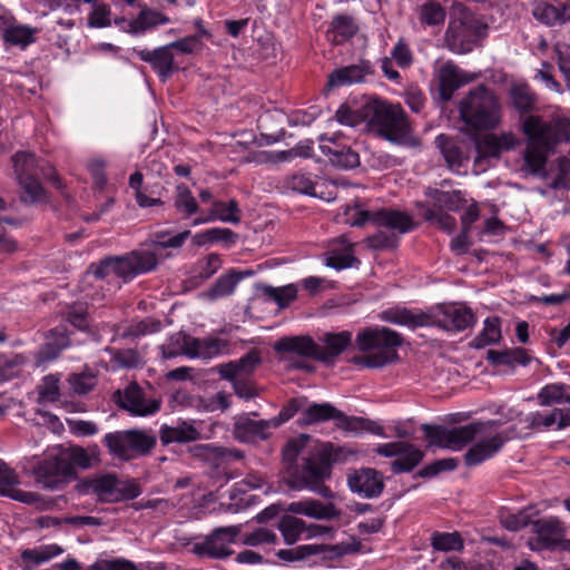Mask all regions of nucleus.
<instances>
[{"mask_svg": "<svg viewBox=\"0 0 570 570\" xmlns=\"http://www.w3.org/2000/svg\"><path fill=\"white\" fill-rule=\"evenodd\" d=\"M337 452L338 449L331 443L314 440L308 434L291 439L283 450V458L289 464L296 463L297 468L287 471L276 490L265 493L286 494L306 489L321 493L323 499H332L327 491L324 492L322 482L330 475L332 462L337 460Z\"/></svg>", "mask_w": 570, "mask_h": 570, "instance_id": "f257e3e1", "label": "nucleus"}, {"mask_svg": "<svg viewBox=\"0 0 570 570\" xmlns=\"http://www.w3.org/2000/svg\"><path fill=\"white\" fill-rule=\"evenodd\" d=\"M498 425V421L490 420L453 428L424 424L422 430L430 445L442 449L461 451L473 442L464 455L466 465L473 466L495 455L509 439Z\"/></svg>", "mask_w": 570, "mask_h": 570, "instance_id": "f03ea898", "label": "nucleus"}, {"mask_svg": "<svg viewBox=\"0 0 570 570\" xmlns=\"http://www.w3.org/2000/svg\"><path fill=\"white\" fill-rule=\"evenodd\" d=\"M527 146L522 153L520 173L524 177L548 178L546 165L554 148L570 140V120L556 117L549 121L540 116H528L522 124Z\"/></svg>", "mask_w": 570, "mask_h": 570, "instance_id": "7ed1b4c3", "label": "nucleus"}, {"mask_svg": "<svg viewBox=\"0 0 570 570\" xmlns=\"http://www.w3.org/2000/svg\"><path fill=\"white\" fill-rule=\"evenodd\" d=\"M189 236L188 229L175 235H170L168 230L157 232L151 239L153 248L136 249L124 256L107 257L99 264L92 265L90 272L98 281L115 275L124 282H129L138 275L156 269L160 259L158 249H179Z\"/></svg>", "mask_w": 570, "mask_h": 570, "instance_id": "20e7f679", "label": "nucleus"}, {"mask_svg": "<svg viewBox=\"0 0 570 570\" xmlns=\"http://www.w3.org/2000/svg\"><path fill=\"white\" fill-rule=\"evenodd\" d=\"M345 223L352 227H362L372 223L380 229L367 237V244L374 249L394 248L399 244V235L409 233L413 228L410 215L397 209L367 210L361 204L346 206Z\"/></svg>", "mask_w": 570, "mask_h": 570, "instance_id": "39448f33", "label": "nucleus"}, {"mask_svg": "<svg viewBox=\"0 0 570 570\" xmlns=\"http://www.w3.org/2000/svg\"><path fill=\"white\" fill-rule=\"evenodd\" d=\"M335 119L338 124L351 128L358 126L362 121L371 122L379 126L391 141H401L410 134L409 121L401 106L381 100L367 104L362 114L348 106H341L335 114Z\"/></svg>", "mask_w": 570, "mask_h": 570, "instance_id": "423d86ee", "label": "nucleus"}, {"mask_svg": "<svg viewBox=\"0 0 570 570\" xmlns=\"http://www.w3.org/2000/svg\"><path fill=\"white\" fill-rule=\"evenodd\" d=\"M355 344L363 354L353 358L354 364L377 368L397 357L396 347L402 344V338L390 328L368 327L357 333Z\"/></svg>", "mask_w": 570, "mask_h": 570, "instance_id": "0eeeda50", "label": "nucleus"}, {"mask_svg": "<svg viewBox=\"0 0 570 570\" xmlns=\"http://www.w3.org/2000/svg\"><path fill=\"white\" fill-rule=\"evenodd\" d=\"M92 458L79 446L48 455L36 470V480L43 489H60L73 474V466L89 468Z\"/></svg>", "mask_w": 570, "mask_h": 570, "instance_id": "6e6552de", "label": "nucleus"}, {"mask_svg": "<svg viewBox=\"0 0 570 570\" xmlns=\"http://www.w3.org/2000/svg\"><path fill=\"white\" fill-rule=\"evenodd\" d=\"M12 163L17 179L23 190L21 198L24 203H37L43 199L45 191L38 180L40 177L52 181L57 188L62 187L55 168L48 163L38 161L31 153H17L12 157Z\"/></svg>", "mask_w": 570, "mask_h": 570, "instance_id": "1a4fd4ad", "label": "nucleus"}, {"mask_svg": "<svg viewBox=\"0 0 570 570\" xmlns=\"http://www.w3.org/2000/svg\"><path fill=\"white\" fill-rule=\"evenodd\" d=\"M462 120L474 129H492L500 122V105L495 95L485 86L469 91L460 101Z\"/></svg>", "mask_w": 570, "mask_h": 570, "instance_id": "9d476101", "label": "nucleus"}, {"mask_svg": "<svg viewBox=\"0 0 570 570\" xmlns=\"http://www.w3.org/2000/svg\"><path fill=\"white\" fill-rule=\"evenodd\" d=\"M79 495H110L114 499H137L141 494L139 483L126 476L111 473L96 474L80 479L76 483Z\"/></svg>", "mask_w": 570, "mask_h": 570, "instance_id": "9b49d317", "label": "nucleus"}, {"mask_svg": "<svg viewBox=\"0 0 570 570\" xmlns=\"http://www.w3.org/2000/svg\"><path fill=\"white\" fill-rule=\"evenodd\" d=\"M104 443L111 455L129 461L147 454L156 445V436L147 431L132 429L107 433Z\"/></svg>", "mask_w": 570, "mask_h": 570, "instance_id": "f8f14e48", "label": "nucleus"}, {"mask_svg": "<svg viewBox=\"0 0 570 570\" xmlns=\"http://www.w3.org/2000/svg\"><path fill=\"white\" fill-rule=\"evenodd\" d=\"M505 415L508 421L518 420V425L528 431L563 430L570 426V409L534 411L524 415H520L515 410L509 409Z\"/></svg>", "mask_w": 570, "mask_h": 570, "instance_id": "ddd939ff", "label": "nucleus"}, {"mask_svg": "<svg viewBox=\"0 0 570 570\" xmlns=\"http://www.w3.org/2000/svg\"><path fill=\"white\" fill-rule=\"evenodd\" d=\"M115 402L134 416L154 415L160 410V400L148 396L136 383L130 382L122 391L114 394Z\"/></svg>", "mask_w": 570, "mask_h": 570, "instance_id": "4468645a", "label": "nucleus"}, {"mask_svg": "<svg viewBox=\"0 0 570 570\" xmlns=\"http://www.w3.org/2000/svg\"><path fill=\"white\" fill-rule=\"evenodd\" d=\"M376 453L384 458H395L391 463L394 473L412 471L423 459V452L407 442H389L377 445Z\"/></svg>", "mask_w": 570, "mask_h": 570, "instance_id": "2eb2a0df", "label": "nucleus"}, {"mask_svg": "<svg viewBox=\"0 0 570 570\" xmlns=\"http://www.w3.org/2000/svg\"><path fill=\"white\" fill-rule=\"evenodd\" d=\"M285 190L332 202L336 198L337 190L334 184L316 183L311 174L297 171L283 179Z\"/></svg>", "mask_w": 570, "mask_h": 570, "instance_id": "dca6fc26", "label": "nucleus"}, {"mask_svg": "<svg viewBox=\"0 0 570 570\" xmlns=\"http://www.w3.org/2000/svg\"><path fill=\"white\" fill-rule=\"evenodd\" d=\"M242 531V524L215 529L202 544L196 547L200 556H208L214 559H225L233 554L229 544L234 543Z\"/></svg>", "mask_w": 570, "mask_h": 570, "instance_id": "f3484780", "label": "nucleus"}, {"mask_svg": "<svg viewBox=\"0 0 570 570\" xmlns=\"http://www.w3.org/2000/svg\"><path fill=\"white\" fill-rule=\"evenodd\" d=\"M323 263L330 268L342 271L358 265L360 261L355 256L354 244L342 235L327 243Z\"/></svg>", "mask_w": 570, "mask_h": 570, "instance_id": "a211bd4d", "label": "nucleus"}, {"mask_svg": "<svg viewBox=\"0 0 570 570\" xmlns=\"http://www.w3.org/2000/svg\"><path fill=\"white\" fill-rule=\"evenodd\" d=\"M347 485L350 490L365 498H376L384 489L383 475L371 468L353 470L347 474Z\"/></svg>", "mask_w": 570, "mask_h": 570, "instance_id": "6ab92c4d", "label": "nucleus"}, {"mask_svg": "<svg viewBox=\"0 0 570 570\" xmlns=\"http://www.w3.org/2000/svg\"><path fill=\"white\" fill-rule=\"evenodd\" d=\"M168 22L169 18L167 16L149 8L142 9L134 19L121 17L114 20L116 27L134 36L144 35Z\"/></svg>", "mask_w": 570, "mask_h": 570, "instance_id": "aec40b11", "label": "nucleus"}, {"mask_svg": "<svg viewBox=\"0 0 570 570\" xmlns=\"http://www.w3.org/2000/svg\"><path fill=\"white\" fill-rule=\"evenodd\" d=\"M478 39V29L462 21L450 22L445 32V45L454 53L472 51Z\"/></svg>", "mask_w": 570, "mask_h": 570, "instance_id": "412c9836", "label": "nucleus"}, {"mask_svg": "<svg viewBox=\"0 0 570 570\" xmlns=\"http://www.w3.org/2000/svg\"><path fill=\"white\" fill-rule=\"evenodd\" d=\"M532 14L539 22L549 26H562L570 22V0L537 1Z\"/></svg>", "mask_w": 570, "mask_h": 570, "instance_id": "4be33fe9", "label": "nucleus"}, {"mask_svg": "<svg viewBox=\"0 0 570 570\" xmlns=\"http://www.w3.org/2000/svg\"><path fill=\"white\" fill-rule=\"evenodd\" d=\"M140 60L148 62L157 72L161 81H166L178 66L175 62V53L169 45L155 48L153 50L141 49L137 51Z\"/></svg>", "mask_w": 570, "mask_h": 570, "instance_id": "5701e85b", "label": "nucleus"}, {"mask_svg": "<svg viewBox=\"0 0 570 570\" xmlns=\"http://www.w3.org/2000/svg\"><path fill=\"white\" fill-rule=\"evenodd\" d=\"M436 324L448 332H461L475 322L472 311L463 304L443 306L436 315Z\"/></svg>", "mask_w": 570, "mask_h": 570, "instance_id": "b1692460", "label": "nucleus"}, {"mask_svg": "<svg viewBox=\"0 0 570 570\" xmlns=\"http://www.w3.org/2000/svg\"><path fill=\"white\" fill-rule=\"evenodd\" d=\"M533 531L537 537L528 541L531 550L553 549L559 543L562 546L563 529L559 521L534 520Z\"/></svg>", "mask_w": 570, "mask_h": 570, "instance_id": "393cba45", "label": "nucleus"}, {"mask_svg": "<svg viewBox=\"0 0 570 570\" xmlns=\"http://www.w3.org/2000/svg\"><path fill=\"white\" fill-rule=\"evenodd\" d=\"M374 73V67L368 60H360L357 63L335 69L330 76L328 87H343L365 81L366 77Z\"/></svg>", "mask_w": 570, "mask_h": 570, "instance_id": "a878e982", "label": "nucleus"}, {"mask_svg": "<svg viewBox=\"0 0 570 570\" xmlns=\"http://www.w3.org/2000/svg\"><path fill=\"white\" fill-rule=\"evenodd\" d=\"M163 445L189 443L203 439L199 424L195 421H178L175 425L163 424L159 429Z\"/></svg>", "mask_w": 570, "mask_h": 570, "instance_id": "bb28decb", "label": "nucleus"}, {"mask_svg": "<svg viewBox=\"0 0 570 570\" xmlns=\"http://www.w3.org/2000/svg\"><path fill=\"white\" fill-rule=\"evenodd\" d=\"M216 220L234 225L239 224L240 209L238 203L235 199L228 202L213 200L209 213L194 218L190 225L195 227Z\"/></svg>", "mask_w": 570, "mask_h": 570, "instance_id": "cd10ccee", "label": "nucleus"}, {"mask_svg": "<svg viewBox=\"0 0 570 570\" xmlns=\"http://www.w3.org/2000/svg\"><path fill=\"white\" fill-rule=\"evenodd\" d=\"M472 77L452 62L443 63L438 71V81L442 99L450 100L455 90L470 82Z\"/></svg>", "mask_w": 570, "mask_h": 570, "instance_id": "c85d7f7f", "label": "nucleus"}, {"mask_svg": "<svg viewBox=\"0 0 570 570\" xmlns=\"http://www.w3.org/2000/svg\"><path fill=\"white\" fill-rule=\"evenodd\" d=\"M425 196L430 202L429 208L444 212H459L469 203L466 194L458 189L428 188Z\"/></svg>", "mask_w": 570, "mask_h": 570, "instance_id": "c756f323", "label": "nucleus"}, {"mask_svg": "<svg viewBox=\"0 0 570 570\" xmlns=\"http://www.w3.org/2000/svg\"><path fill=\"white\" fill-rule=\"evenodd\" d=\"M274 429L269 420H255L249 415H242L235 422V436L242 442H255L268 438Z\"/></svg>", "mask_w": 570, "mask_h": 570, "instance_id": "7c9ffc66", "label": "nucleus"}, {"mask_svg": "<svg viewBox=\"0 0 570 570\" xmlns=\"http://www.w3.org/2000/svg\"><path fill=\"white\" fill-rule=\"evenodd\" d=\"M259 363V353L253 350L237 361L217 365L216 371L222 379L234 380L250 374Z\"/></svg>", "mask_w": 570, "mask_h": 570, "instance_id": "2f4dec72", "label": "nucleus"}, {"mask_svg": "<svg viewBox=\"0 0 570 570\" xmlns=\"http://www.w3.org/2000/svg\"><path fill=\"white\" fill-rule=\"evenodd\" d=\"M335 425L348 433L361 434L363 432H368L381 438H386L384 429L379 422L360 416H350L340 410Z\"/></svg>", "mask_w": 570, "mask_h": 570, "instance_id": "473e14b6", "label": "nucleus"}, {"mask_svg": "<svg viewBox=\"0 0 570 570\" xmlns=\"http://www.w3.org/2000/svg\"><path fill=\"white\" fill-rule=\"evenodd\" d=\"M70 344L69 335L63 327L49 331L43 346L37 353V365L55 360Z\"/></svg>", "mask_w": 570, "mask_h": 570, "instance_id": "72a5a7b5", "label": "nucleus"}, {"mask_svg": "<svg viewBox=\"0 0 570 570\" xmlns=\"http://www.w3.org/2000/svg\"><path fill=\"white\" fill-rule=\"evenodd\" d=\"M189 358L210 360L227 352L228 344L219 337H191L189 341Z\"/></svg>", "mask_w": 570, "mask_h": 570, "instance_id": "f704fd0d", "label": "nucleus"}, {"mask_svg": "<svg viewBox=\"0 0 570 570\" xmlns=\"http://www.w3.org/2000/svg\"><path fill=\"white\" fill-rule=\"evenodd\" d=\"M519 145V139L512 132L487 135L478 144L479 153L488 157H499L503 151L512 150Z\"/></svg>", "mask_w": 570, "mask_h": 570, "instance_id": "c9c22d12", "label": "nucleus"}, {"mask_svg": "<svg viewBox=\"0 0 570 570\" xmlns=\"http://www.w3.org/2000/svg\"><path fill=\"white\" fill-rule=\"evenodd\" d=\"M20 481L13 469L0 459V495L9 499H39L35 493L19 488Z\"/></svg>", "mask_w": 570, "mask_h": 570, "instance_id": "e433bc0d", "label": "nucleus"}, {"mask_svg": "<svg viewBox=\"0 0 570 570\" xmlns=\"http://www.w3.org/2000/svg\"><path fill=\"white\" fill-rule=\"evenodd\" d=\"M275 350L320 360V345L308 336L283 337L275 343Z\"/></svg>", "mask_w": 570, "mask_h": 570, "instance_id": "4c0bfd02", "label": "nucleus"}, {"mask_svg": "<svg viewBox=\"0 0 570 570\" xmlns=\"http://www.w3.org/2000/svg\"><path fill=\"white\" fill-rule=\"evenodd\" d=\"M324 346L320 345V361L333 363L352 343V333L342 331L340 333H326L323 340Z\"/></svg>", "mask_w": 570, "mask_h": 570, "instance_id": "58836bf2", "label": "nucleus"}, {"mask_svg": "<svg viewBox=\"0 0 570 570\" xmlns=\"http://www.w3.org/2000/svg\"><path fill=\"white\" fill-rule=\"evenodd\" d=\"M435 146L443 156L446 166L452 171L459 173L464 160L459 142L455 139L441 134L435 138Z\"/></svg>", "mask_w": 570, "mask_h": 570, "instance_id": "ea45409f", "label": "nucleus"}, {"mask_svg": "<svg viewBox=\"0 0 570 570\" xmlns=\"http://www.w3.org/2000/svg\"><path fill=\"white\" fill-rule=\"evenodd\" d=\"M338 410L331 403H311L301 415V423L304 425H312L322 423L328 420L336 421Z\"/></svg>", "mask_w": 570, "mask_h": 570, "instance_id": "a19ab883", "label": "nucleus"}, {"mask_svg": "<svg viewBox=\"0 0 570 570\" xmlns=\"http://www.w3.org/2000/svg\"><path fill=\"white\" fill-rule=\"evenodd\" d=\"M37 32L30 26L12 23L4 28L3 39L6 43L23 49L36 41Z\"/></svg>", "mask_w": 570, "mask_h": 570, "instance_id": "79ce46f5", "label": "nucleus"}, {"mask_svg": "<svg viewBox=\"0 0 570 570\" xmlns=\"http://www.w3.org/2000/svg\"><path fill=\"white\" fill-rule=\"evenodd\" d=\"M289 510L293 512H304L316 519H334L340 515V511L331 502L323 503L322 501H305V504L299 501L292 503Z\"/></svg>", "mask_w": 570, "mask_h": 570, "instance_id": "37998d69", "label": "nucleus"}, {"mask_svg": "<svg viewBox=\"0 0 570 570\" xmlns=\"http://www.w3.org/2000/svg\"><path fill=\"white\" fill-rule=\"evenodd\" d=\"M538 515V510L534 505L530 504L525 509L517 512H501L500 513V522L503 528L509 531H519L524 527L532 524L534 522V517Z\"/></svg>", "mask_w": 570, "mask_h": 570, "instance_id": "c03bdc74", "label": "nucleus"}, {"mask_svg": "<svg viewBox=\"0 0 570 570\" xmlns=\"http://www.w3.org/2000/svg\"><path fill=\"white\" fill-rule=\"evenodd\" d=\"M63 552V549L58 544L41 546L35 549H24L21 551V559L26 569L41 564L51 560Z\"/></svg>", "mask_w": 570, "mask_h": 570, "instance_id": "a18cd8bd", "label": "nucleus"}, {"mask_svg": "<svg viewBox=\"0 0 570 570\" xmlns=\"http://www.w3.org/2000/svg\"><path fill=\"white\" fill-rule=\"evenodd\" d=\"M190 338L191 336L181 332L170 335L166 343L160 346L163 358L169 360L177 356H187L189 358Z\"/></svg>", "mask_w": 570, "mask_h": 570, "instance_id": "49530a36", "label": "nucleus"}, {"mask_svg": "<svg viewBox=\"0 0 570 570\" xmlns=\"http://www.w3.org/2000/svg\"><path fill=\"white\" fill-rule=\"evenodd\" d=\"M357 27L348 16H337L333 19L327 31V39L335 43H342L354 36Z\"/></svg>", "mask_w": 570, "mask_h": 570, "instance_id": "de8ad7c7", "label": "nucleus"}, {"mask_svg": "<svg viewBox=\"0 0 570 570\" xmlns=\"http://www.w3.org/2000/svg\"><path fill=\"white\" fill-rule=\"evenodd\" d=\"M501 338V322L497 316L487 317L483 322V328L479 335L472 341V346L483 348L488 345L495 344Z\"/></svg>", "mask_w": 570, "mask_h": 570, "instance_id": "09e8293b", "label": "nucleus"}, {"mask_svg": "<svg viewBox=\"0 0 570 570\" xmlns=\"http://www.w3.org/2000/svg\"><path fill=\"white\" fill-rule=\"evenodd\" d=\"M174 206L177 213L181 214L184 218L191 217L199 210V206L195 196L184 184L176 186Z\"/></svg>", "mask_w": 570, "mask_h": 570, "instance_id": "8fccbe9b", "label": "nucleus"}, {"mask_svg": "<svg viewBox=\"0 0 570 570\" xmlns=\"http://www.w3.org/2000/svg\"><path fill=\"white\" fill-rule=\"evenodd\" d=\"M421 24L428 27L441 26L445 21V9L435 0H426L417 9Z\"/></svg>", "mask_w": 570, "mask_h": 570, "instance_id": "3c124183", "label": "nucleus"}, {"mask_svg": "<svg viewBox=\"0 0 570 570\" xmlns=\"http://www.w3.org/2000/svg\"><path fill=\"white\" fill-rule=\"evenodd\" d=\"M539 403L543 406H548L554 403L570 404V386L552 383L543 386L538 393Z\"/></svg>", "mask_w": 570, "mask_h": 570, "instance_id": "603ef678", "label": "nucleus"}, {"mask_svg": "<svg viewBox=\"0 0 570 570\" xmlns=\"http://www.w3.org/2000/svg\"><path fill=\"white\" fill-rule=\"evenodd\" d=\"M261 291L267 299L275 302L281 308L287 307L297 296V287L294 284L281 287L263 285Z\"/></svg>", "mask_w": 570, "mask_h": 570, "instance_id": "864d4df0", "label": "nucleus"}, {"mask_svg": "<svg viewBox=\"0 0 570 570\" xmlns=\"http://www.w3.org/2000/svg\"><path fill=\"white\" fill-rule=\"evenodd\" d=\"M510 98L520 112L531 111L535 105V95L527 83H514L510 89Z\"/></svg>", "mask_w": 570, "mask_h": 570, "instance_id": "5fc2aeb1", "label": "nucleus"}, {"mask_svg": "<svg viewBox=\"0 0 570 570\" xmlns=\"http://www.w3.org/2000/svg\"><path fill=\"white\" fill-rule=\"evenodd\" d=\"M26 364V358L21 354H1L0 355V384L18 376Z\"/></svg>", "mask_w": 570, "mask_h": 570, "instance_id": "6e6d98bb", "label": "nucleus"}, {"mask_svg": "<svg viewBox=\"0 0 570 570\" xmlns=\"http://www.w3.org/2000/svg\"><path fill=\"white\" fill-rule=\"evenodd\" d=\"M320 149L322 154L327 157H331L342 148H348L353 146V141L351 138L345 137V134L342 131H335L331 135L324 134L320 136Z\"/></svg>", "mask_w": 570, "mask_h": 570, "instance_id": "4d7b16f0", "label": "nucleus"}, {"mask_svg": "<svg viewBox=\"0 0 570 570\" xmlns=\"http://www.w3.org/2000/svg\"><path fill=\"white\" fill-rule=\"evenodd\" d=\"M106 351L110 354L111 367L114 370L134 368L141 363L138 352L134 348H107Z\"/></svg>", "mask_w": 570, "mask_h": 570, "instance_id": "13d9d810", "label": "nucleus"}, {"mask_svg": "<svg viewBox=\"0 0 570 570\" xmlns=\"http://www.w3.org/2000/svg\"><path fill=\"white\" fill-rule=\"evenodd\" d=\"M243 277L236 273H228L218 277L209 288L207 295L210 299H217L233 294L237 284Z\"/></svg>", "mask_w": 570, "mask_h": 570, "instance_id": "bf43d9fd", "label": "nucleus"}, {"mask_svg": "<svg viewBox=\"0 0 570 570\" xmlns=\"http://www.w3.org/2000/svg\"><path fill=\"white\" fill-rule=\"evenodd\" d=\"M278 528L287 544L295 543L305 531V522L293 515H285L279 521Z\"/></svg>", "mask_w": 570, "mask_h": 570, "instance_id": "052dcab7", "label": "nucleus"}, {"mask_svg": "<svg viewBox=\"0 0 570 570\" xmlns=\"http://www.w3.org/2000/svg\"><path fill=\"white\" fill-rule=\"evenodd\" d=\"M383 320L392 324L413 328L423 324L419 316L414 315L409 309L401 307H393L384 311Z\"/></svg>", "mask_w": 570, "mask_h": 570, "instance_id": "680f3d73", "label": "nucleus"}, {"mask_svg": "<svg viewBox=\"0 0 570 570\" xmlns=\"http://www.w3.org/2000/svg\"><path fill=\"white\" fill-rule=\"evenodd\" d=\"M431 544L439 551H460L463 549V540L458 532H435L431 538Z\"/></svg>", "mask_w": 570, "mask_h": 570, "instance_id": "e2e57ef3", "label": "nucleus"}, {"mask_svg": "<svg viewBox=\"0 0 570 570\" xmlns=\"http://www.w3.org/2000/svg\"><path fill=\"white\" fill-rule=\"evenodd\" d=\"M331 164L342 169H352L360 165L358 153L350 146L348 148H341L337 154L328 157Z\"/></svg>", "mask_w": 570, "mask_h": 570, "instance_id": "0e129e2a", "label": "nucleus"}, {"mask_svg": "<svg viewBox=\"0 0 570 570\" xmlns=\"http://www.w3.org/2000/svg\"><path fill=\"white\" fill-rule=\"evenodd\" d=\"M490 357L501 364L508 365H522L527 366L530 363V356L523 348H514L512 351L495 353L493 351L489 352Z\"/></svg>", "mask_w": 570, "mask_h": 570, "instance_id": "69168bd1", "label": "nucleus"}, {"mask_svg": "<svg viewBox=\"0 0 570 570\" xmlns=\"http://www.w3.org/2000/svg\"><path fill=\"white\" fill-rule=\"evenodd\" d=\"M558 174L549 183V187L554 190L570 189V159L561 157L557 161Z\"/></svg>", "mask_w": 570, "mask_h": 570, "instance_id": "338daca9", "label": "nucleus"}, {"mask_svg": "<svg viewBox=\"0 0 570 570\" xmlns=\"http://www.w3.org/2000/svg\"><path fill=\"white\" fill-rule=\"evenodd\" d=\"M423 215L428 222L438 225L445 232L451 233L456 226L455 218L451 216L449 212L439 210L435 208H426Z\"/></svg>", "mask_w": 570, "mask_h": 570, "instance_id": "774afa93", "label": "nucleus"}]
</instances>
